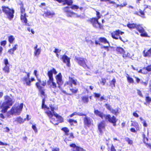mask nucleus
<instances>
[{"label": "nucleus", "instance_id": "obj_1", "mask_svg": "<svg viewBox=\"0 0 151 151\" xmlns=\"http://www.w3.org/2000/svg\"><path fill=\"white\" fill-rule=\"evenodd\" d=\"M51 111L48 110L45 111L46 113L51 119L50 122L54 125H58L59 122H62L63 121V118L56 113L54 112V110L55 109L54 107L52 106H50Z\"/></svg>", "mask_w": 151, "mask_h": 151}, {"label": "nucleus", "instance_id": "obj_2", "mask_svg": "<svg viewBox=\"0 0 151 151\" xmlns=\"http://www.w3.org/2000/svg\"><path fill=\"white\" fill-rule=\"evenodd\" d=\"M57 73L55 68H52V70L47 72V75L49 77V80L47 81V84L50 86L51 88L54 89L56 88L57 87L56 83L54 82V78L53 77V73L56 74Z\"/></svg>", "mask_w": 151, "mask_h": 151}, {"label": "nucleus", "instance_id": "obj_3", "mask_svg": "<svg viewBox=\"0 0 151 151\" xmlns=\"http://www.w3.org/2000/svg\"><path fill=\"white\" fill-rule=\"evenodd\" d=\"M5 102L3 103L1 106L2 109L1 111L5 113L10 106H12L14 102L13 98H10L8 96H4Z\"/></svg>", "mask_w": 151, "mask_h": 151}, {"label": "nucleus", "instance_id": "obj_4", "mask_svg": "<svg viewBox=\"0 0 151 151\" xmlns=\"http://www.w3.org/2000/svg\"><path fill=\"white\" fill-rule=\"evenodd\" d=\"M23 106V103L17 106H14L9 112L12 115H19L22 111Z\"/></svg>", "mask_w": 151, "mask_h": 151}, {"label": "nucleus", "instance_id": "obj_5", "mask_svg": "<svg viewBox=\"0 0 151 151\" xmlns=\"http://www.w3.org/2000/svg\"><path fill=\"white\" fill-rule=\"evenodd\" d=\"M63 10L66 13L67 16L70 17H74L80 18H83L84 17V15H78L73 12L71 11L68 7H66L64 8Z\"/></svg>", "mask_w": 151, "mask_h": 151}, {"label": "nucleus", "instance_id": "obj_6", "mask_svg": "<svg viewBox=\"0 0 151 151\" xmlns=\"http://www.w3.org/2000/svg\"><path fill=\"white\" fill-rule=\"evenodd\" d=\"M2 10L6 15L7 17L10 19L13 18L14 17L13 14L14 11L8 7L6 6H2Z\"/></svg>", "mask_w": 151, "mask_h": 151}, {"label": "nucleus", "instance_id": "obj_7", "mask_svg": "<svg viewBox=\"0 0 151 151\" xmlns=\"http://www.w3.org/2000/svg\"><path fill=\"white\" fill-rule=\"evenodd\" d=\"M96 12L97 18L91 19L90 21L94 27L96 28H100V24L98 22V20L101 18V15H100L99 12L96 11Z\"/></svg>", "mask_w": 151, "mask_h": 151}, {"label": "nucleus", "instance_id": "obj_8", "mask_svg": "<svg viewBox=\"0 0 151 151\" xmlns=\"http://www.w3.org/2000/svg\"><path fill=\"white\" fill-rule=\"evenodd\" d=\"M123 34H124L123 32H122L119 30H118L112 32L111 35L113 38L117 40L119 39L121 40L123 42H125V40L122 39V38L120 36V35H122Z\"/></svg>", "mask_w": 151, "mask_h": 151}, {"label": "nucleus", "instance_id": "obj_9", "mask_svg": "<svg viewBox=\"0 0 151 151\" xmlns=\"http://www.w3.org/2000/svg\"><path fill=\"white\" fill-rule=\"evenodd\" d=\"M104 118L106 120H107L109 122L112 123L114 126H116V122L117 120L114 116H113L111 117L110 115L108 114L105 115Z\"/></svg>", "mask_w": 151, "mask_h": 151}, {"label": "nucleus", "instance_id": "obj_10", "mask_svg": "<svg viewBox=\"0 0 151 151\" xmlns=\"http://www.w3.org/2000/svg\"><path fill=\"white\" fill-rule=\"evenodd\" d=\"M55 78L57 83L58 85V87L60 88L61 86L63 83L61 74L60 73H59L56 76Z\"/></svg>", "mask_w": 151, "mask_h": 151}, {"label": "nucleus", "instance_id": "obj_11", "mask_svg": "<svg viewBox=\"0 0 151 151\" xmlns=\"http://www.w3.org/2000/svg\"><path fill=\"white\" fill-rule=\"evenodd\" d=\"M26 73V76L22 78L21 81L24 84L26 83L27 85L30 86L31 83V81L29 78L30 73Z\"/></svg>", "mask_w": 151, "mask_h": 151}, {"label": "nucleus", "instance_id": "obj_12", "mask_svg": "<svg viewBox=\"0 0 151 151\" xmlns=\"http://www.w3.org/2000/svg\"><path fill=\"white\" fill-rule=\"evenodd\" d=\"M77 62L81 65L86 68V63L87 62V60L85 58H76Z\"/></svg>", "mask_w": 151, "mask_h": 151}, {"label": "nucleus", "instance_id": "obj_13", "mask_svg": "<svg viewBox=\"0 0 151 151\" xmlns=\"http://www.w3.org/2000/svg\"><path fill=\"white\" fill-rule=\"evenodd\" d=\"M105 124L104 121L100 122L98 125V130L101 133H102L105 129Z\"/></svg>", "mask_w": 151, "mask_h": 151}, {"label": "nucleus", "instance_id": "obj_14", "mask_svg": "<svg viewBox=\"0 0 151 151\" xmlns=\"http://www.w3.org/2000/svg\"><path fill=\"white\" fill-rule=\"evenodd\" d=\"M105 106L106 108L109 110L111 113L115 115L117 114L118 113V110L114 109L111 108V106L109 104H106L105 105Z\"/></svg>", "mask_w": 151, "mask_h": 151}, {"label": "nucleus", "instance_id": "obj_15", "mask_svg": "<svg viewBox=\"0 0 151 151\" xmlns=\"http://www.w3.org/2000/svg\"><path fill=\"white\" fill-rule=\"evenodd\" d=\"M62 60L64 63L66 64L69 67L70 66V58L67 56L65 55H63L62 57Z\"/></svg>", "mask_w": 151, "mask_h": 151}, {"label": "nucleus", "instance_id": "obj_16", "mask_svg": "<svg viewBox=\"0 0 151 151\" xmlns=\"http://www.w3.org/2000/svg\"><path fill=\"white\" fill-rule=\"evenodd\" d=\"M34 54L35 56L38 57L41 52V49L40 48H38V45H36L34 47Z\"/></svg>", "mask_w": 151, "mask_h": 151}, {"label": "nucleus", "instance_id": "obj_17", "mask_svg": "<svg viewBox=\"0 0 151 151\" xmlns=\"http://www.w3.org/2000/svg\"><path fill=\"white\" fill-rule=\"evenodd\" d=\"M26 120V119H23L20 116L14 119V123H16L17 124L23 123Z\"/></svg>", "mask_w": 151, "mask_h": 151}, {"label": "nucleus", "instance_id": "obj_18", "mask_svg": "<svg viewBox=\"0 0 151 151\" xmlns=\"http://www.w3.org/2000/svg\"><path fill=\"white\" fill-rule=\"evenodd\" d=\"M92 120L89 117H86L84 119V124L88 127H89L92 124Z\"/></svg>", "mask_w": 151, "mask_h": 151}, {"label": "nucleus", "instance_id": "obj_19", "mask_svg": "<svg viewBox=\"0 0 151 151\" xmlns=\"http://www.w3.org/2000/svg\"><path fill=\"white\" fill-rule=\"evenodd\" d=\"M55 14L53 12H51L49 11H47L46 12H45L44 14H43V16L44 17H48L49 18L52 17Z\"/></svg>", "mask_w": 151, "mask_h": 151}, {"label": "nucleus", "instance_id": "obj_20", "mask_svg": "<svg viewBox=\"0 0 151 151\" xmlns=\"http://www.w3.org/2000/svg\"><path fill=\"white\" fill-rule=\"evenodd\" d=\"M94 113L95 114L96 116L101 117L102 119L104 118L106 115L102 112L99 111L97 110H95L94 111Z\"/></svg>", "mask_w": 151, "mask_h": 151}, {"label": "nucleus", "instance_id": "obj_21", "mask_svg": "<svg viewBox=\"0 0 151 151\" xmlns=\"http://www.w3.org/2000/svg\"><path fill=\"white\" fill-rule=\"evenodd\" d=\"M70 147H73L74 148L73 151H83V149L80 147L76 146L74 144H70Z\"/></svg>", "mask_w": 151, "mask_h": 151}, {"label": "nucleus", "instance_id": "obj_22", "mask_svg": "<svg viewBox=\"0 0 151 151\" xmlns=\"http://www.w3.org/2000/svg\"><path fill=\"white\" fill-rule=\"evenodd\" d=\"M36 86L39 90V91L42 95L44 96L45 95V92L43 90V88L42 87L40 86V83H36Z\"/></svg>", "mask_w": 151, "mask_h": 151}, {"label": "nucleus", "instance_id": "obj_23", "mask_svg": "<svg viewBox=\"0 0 151 151\" xmlns=\"http://www.w3.org/2000/svg\"><path fill=\"white\" fill-rule=\"evenodd\" d=\"M21 19L22 22L24 23L26 25H27V20L26 18V14H21Z\"/></svg>", "mask_w": 151, "mask_h": 151}, {"label": "nucleus", "instance_id": "obj_24", "mask_svg": "<svg viewBox=\"0 0 151 151\" xmlns=\"http://www.w3.org/2000/svg\"><path fill=\"white\" fill-rule=\"evenodd\" d=\"M115 5L114 6L116 8H119L120 9L122 8L125 6L127 5V3L126 1H124L123 4H116L115 3V4H114Z\"/></svg>", "mask_w": 151, "mask_h": 151}, {"label": "nucleus", "instance_id": "obj_25", "mask_svg": "<svg viewBox=\"0 0 151 151\" xmlns=\"http://www.w3.org/2000/svg\"><path fill=\"white\" fill-rule=\"evenodd\" d=\"M142 135L143 138V142L144 143L146 144L147 147H149L151 149V145L147 143V142L148 140V138L145 137V135L144 133H143Z\"/></svg>", "mask_w": 151, "mask_h": 151}, {"label": "nucleus", "instance_id": "obj_26", "mask_svg": "<svg viewBox=\"0 0 151 151\" xmlns=\"http://www.w3.org/2000/svg\"><path fill=\"white\" fill-rule=\"evenodd\" d=\"M69 82L70 83H67L69 85H72V84H73L75 85H76L77 84V80L75 79L74 78H69Z\"/></svg>", "mask_w": 151, "mask_h": 151}, {"label": "nucleus", "instance_id": "obj_27", "mask_svg": "<svg viewBox=\"0 0 151 151\" xmlns=\"http://www.w3.org/2000/svg\"><path fill=\"white\" fill-rule=\"evenodd\" d=\"M137 24H134L129 23L127 24V27L130 29H136L137 27Z\"/></svg>", "mask_w": 151, "mask_h": 151}, {"label": "nucleus", "instance_id": "obj_28", "mask_svg": "<svg viewBox=\"0 0 151 151\" xmlns=\"http://www.w3.org/2000/svg\"><path fill=\"white\" fill-rule=\"evenodd\" d=\"M144 54V56L146 57H149L151 56V48H150L146 52L145 50L143 51Z\"/></svg>", "mask_w": 151, "mask_h": 151}, {"label": "nucleus", "instance_id": "obj_29", "mask_svg": "<svg viewBox=\"0 0 151 151\" xmlns=\"http://www.w3.org/2000/svg\"><path fill=\"white\" fill-rule=\"evenodd\" d=\"M82 102L84 103H87L88 101V96H85L82 97Z\"/></svg>", "mask_w": 151, "mask_h": 151}, {"label": "nucleus", "instance_id": "obj_30", "mask_svg": "<svg viewBox=\"0 0 151 151\" xmlns=\"http://www.w3.org/2000/svg\"><path fill=\"white\" fill-rule=\"evenodd\" d=\"M136 29L139 31L140 33H142L144 31V29L140 25H137Z\"/></svg>", "mask_w": 151, "mask_h": 151}, {"label": "nucleus", "instance_id": "obj_31", "mask_svg": "<svg viewBox=\"0 0 151 151\" xmlns=\"http://www.w3.org/2000/svg\"><path fill=\"white\" fill-rule=\"evenodd\" d=\"M116 51L122 55L124 54V53H125L124 50L121 47H117L116 49Z\"/></svg>", "mask_w": 151, "mask_h": 151}, {"label": "nucleus", "instance_id": "obj_32", "mask_svg": "<svg viewBox=\"0 0 151 151\" xmlns=\"http://www.w3.org/2000/svg\"><path fill=\"white\" fill-rule=\"evenodd\" d=\"M3 70L5 73H8L9 72V65H5L3 68Z\"/></svg>", "mask_w": 151, "mask_h": 151}, {"label": "nucleus", "instance_id": "obj_33", "mask_svg": "<svg viewBox=\"0 0 151 151\" xmlns=\"http://www.w3.org/2000/svg\"><path fill=\"white\" fill-rule=\"evenodd\" d=\"M116 80L114 78L110 82V85L111 88H113L115 87V83H116Z\"/></svg>", "mask_w": 151, "mask_h": 151}, {"label": "nucleus", "instance_id": "obj_34", "mask_svg": "<svg viewBox=\"0 0 151 151\" xmlns=\"http://www.w3.org/2000/svg\"><path fill=\"white\" fill-rule=\"evenodd\" d=\"M126 77L127 78V81L129 83H134V81L133 79L132 78L130 77L129 75L127 74Z\"/></svg>", "mask_w": 151, "mask_h": 151}, {"label": "nucleus", "instance_id": "obj_35", "mask_svg": "<svg viewBox=\"0 0 151 151\" xmlns=\"http://www.w3.org/2000/svg\"><path fill=\"white\" fill-rule=\"evenodd\" d=\"M61 130L65 132V135H68V133L69 132V131L68 128L66 127H63L62 128Z\"/></svg>", "mask_w": 151, "mask_h": 151}, {"label": "nucleus", "instance_id": "obj_36", "mask_svg": "<svg viewBox=\"0 0 151 151\" xmlns=\"http://www.w3.org/2000/svg\"><path fill=\"white\" fill-rule=\"evenodd\" d=\"M99 40L100 41H101V42L104 43L105 44L108 43L109 45V43L108 42L107 40L104 37H101L99 39Z\"/></svg>", "mask_w": 151, "mask_h": 151}, {"label": "nucleus", "instance_id": "obj_37", "mask_svg": "<svg viewBox=\"0 0 151 151\" xmlns=\"http://www.w3.org/2000/svg\"><path fill=\"white\" fill-rule=\"evenodd\" d=\"M139 119L142 123L143 124V126L145 127H147V124L146 123V121L144 119H143L141 117H140Z\"/></svg>", "mask_w": 151, "mask_h": 151}, {"label": "nucleus", "instance_id": "obj_38", "mask_svg": "<svg viewBox=\"0 0 151 151\" xmlns=\"http://www.w3.org/2000/svg\"><path fill=\"white\" fill-rule=\"evenodd\" d=\"M9 41L10 43H12L14 40V38L13 36H10L9 37Z\"/></svg>", "mask_w": 151, "mask_h": 151}, {"label": "nucleus", "instance_id": "obj_39", "mask_svg": "<svg viewBox=\"0 0 151 151\" xmlns=\"http://www.w3.org/2000/svg\"><path fill=\"white\" fill-rule=\"evenodd\" d=\"M45 100L44 99H43L42 101V108H46L47 109V110L46 111H48V110H49L50 111V108H47V106L45 105Z\"/></svg>", "mask_w": 151, "mask_h": 151}, {"label": "nucleus", "instance_id": "obj_40", "mask_svg": "<svg viewBox=\"0 0 151 151\" xmlns=\"http://www.w3.org/2000/svg\"><path fill=\"white\" fill-rule=\"evenodd\" d=\"M122 56L124 58L126 57H130V54L129 53H126V52H125V53H124V54H123Z\"/></svg>", "mask_w": 151, "mask_h": 151}, {"label": "nucleus", "instance_id": "obj_41", "mask_svg": "<svg viewBox=\"0 0 151 151\" xmlns=\"http://www.w3.org/2000/svg\"><path fill=\"white\" fill-rule=\"evenodd\" d=\"M20 9L21 14H25V9L24 8L23 6V5H22L21 6Z\"/></svg>", "mask_w": 151, "mask_h": 151}, {"label": "nucleus", "instance_id": "obj_42", "mask_svg": "<svg viewBox=\"0 0 151 151\" xmlns=\"http://www.w3.org/2000/svg\"><path fill=\"white\" fill-rule=\"evenodd\" d=\"M70 8L74 10H77L79 8L78 6L76 5H73L70 7Z\"/></svg>", "mask_w": 151, "mask_h": 151}, {"label": "nucleus", "instance_id": "obj_43", "mask_svg": "<svg viewBox=\"0 0 151 151\" xmlns=\"http://www.w3.org/2000/svg\"><path fill=\"white\" fill-rule=\"evenodd\" d=\"M141 34L140 35L142 37H149V36L148 35L147 33L145 32V31L144 30V31L142 33H141Z\"/></svg>", "mask_w": 151, "mask_h": 151}, {"label": "nucleus", "instance_id": "obj_44", "mask_svg": "<svg viewBox=\"0 0 151 151\" xmlns=\"http://www.w3.org/2000/svg\"><path fill=\"white\" fill-rule=\"evenodd\" d=\"M127 142H128V143L129 144H132L133 143V142L132 140H130L128 138H125Z\"/></svg>", "mask_w": 151, "mask_h": 151}, {"label": "nucleus", "instance_id": "obj_45", "mask_svg": "<svg viewBox=\"0 0 151 151\" xmlns=\"http://www.w3.org/2000/svg\"><path fill=\"white\" fill-rule=\"evenodd\" d=\"M38 81L39 82H38L39 83H40L41 85L43 86H45L46 85V82L45 81H42V82L39 79H38Z\"/></svg>", "mask_w": 151, "mask_h": 151}, {"label": "nucleus", "instance_id": "obj_46", "mask_svg": "<svg viewBox=\"0 0 151 151\" xmlns=\"http://www.w3.org/2000/svg\"><path fill=\"white\" fill-rule=\"evenodd\" d=\"M68 122L71 124H72L74 123L75 124H76L77 123V122L76 120H74L73 119H69L68 121Z\"/></svg>", "mask_w": 151, "mask_h": 151}, {"label": "nucleus", "instance_id": "obj_47", "mask_svg": "<svg viewBox=\"0 0 151 151\" xmlns=\"http://www.w3.org/2000/svg\"><path fill=\"white\" fill-rule=\"evenodd\" d=\"M18 45L17 44L13 45V48H12L13 51H15L17 48Z\"/></svg>", "mask_w": 151, "mask_h": 151}, {"label": "nucleus", "instance_id": "obj_48", "mask_svg": "<svg viewBox=\"0 0 151 151\" xmlns=\"http://www.w3.org/2000/svg\"><path fill=\"white\" fill-rule=\"evenodd\" d=\"M18 45L17 44L13 45V48H12L13 51H15L17 48Z\"/></svg>", "mask_w": 151, "mask_h": 151}, {"label": "nucleus", "instance_id": "obj_49", "mask_svg": "<svg viewBox=\"0 0 151 151\" xmlns=\"http://www.w3.org/2000/svg\"><path fill=\"white\" fill-rule=\"evenodd\" d=\"M32 128L35 133L37 132V129L35 125H33Z\"/></svg>", "mask_w": 151, "mask_h": 151}, {"label": "nucleus", "instance_id": "obj_50", "mask_svg": "<svg viewBox=\"0 0 151 151\" xmlns=\"http://www.w3.org/2000/svg\"><path fill=\"white\" fill-rule=\"evenodd\" d=\"M93 94L95 98H98L100 97L101 96V94L100 93H94Z\"/></svg>", "mask_w": 151, "mask_h": 151}, {"label": "nucleus", "instance_id": "obj_51", "mask_svg": "<svg viewBox=\"0 0 151 151\" xmlns=\"http://www.w3.org/2000/svg\"><path fill=\"white\" fill-rule=\"evenodd\" d=\"M4 63L5 65H9V64L7 59H5L4 60Z\"/></svg>", "mask_w": 151, "mask_h": 151}, {"label": "nucleus", "instance_id": "obj_52", "mask_svg": "<svg viewBox=\"0 0 151 151\" xmlns=\"http://www.w3.org/2000/svg\"><path fill=\"white\" fill-rule=\"evenodd\" d=\"M70 90L71 91V92L73 93H77L78 91L77 89H70Z\"/></svg>", "mask_w": 151, "mask_h": 151}, {"label": "nucleus", "instance_id": "obj_53", "mask_svg": "<svg viewBox=\"0 0 151 151\" xmlns=\"http://www.w3.org/2000/svg\"><path fill=\"white\" fill-rule=\"evenodd\" d=\"M6 42L5 40L1 42L0 44L1 46H4L6 45Z\"/></svg>", "mask_w": 151, "mask_h": 151}, {"label": "nucleus", "instance_id": "obj_54", "mask_svg": "<svg viewBox=\"0 0 151 151\" xmlns=\"http://www.w3.org/2000/svg\"><path fill=\"white\" fill-rule=\"evenodd\" d=\"M14 51L11 48L8 50V52L11 55H12L14 54Z\"/></svg>", "mask_w": 151, "mask_h": 151}, {"label": "nucleus", "instance_id": "obj_55", "mask_svg": "<svg viewBox=\"0 0 151 151\" xmlns=\"http://www.w3.org/2000/svg\"><path fill=\"white\" fill-rule=\"evenodd\" d=\"M61 51V50L58 49H55V50L53 52L55 53H59Z\"/></svg>", "mask_w": 151, "mask_h": 151}, {"label": "nucleus", "instance_id": "obj_56", "mask_svg": "<svg viewBox=\"0 0 151 151\" xmlns=\"http://www.w3.org/2000/svg\"><path fill=\"white\" fill-rule=\"evenodd\" d=\"M145 69L148 71H151V65H149Z\"/></svg>", "mask_w": 151, "mask_h": 151}, {"label": "nucleus", "instance_id": "obj_57", "mask_svg": "<svg viewBox=\"0 0 151 151\" xmlns=\"http://www.w3.org/2000/svg\"><path fill=\"white\" fill-rule=\"evenodd\" d=\"M106 82V80L105 79L102 78L101 81V83H102L103 85H104Z\"/></svg>", "mask_w": 151, "mask_h": 151}, {"label": "nucleus", "instance_id": "obj_58", "mask_svg": "<svg viewBox=\"0 0 151 151\" xmlns=\"http://www.w3.org/2000/svg\"><path fill=\"white\" fill-rule=\"evenodd\" d=\"M137 93L138 95L139 96H140L142 97H143V95L142 94V93L141 91H140L137 90Z\"/></svg>", "mask_w": 151, "mask_h": 151}, {"label": "nucleus", "instance_id": "obj_59", "mask_svg": "<svg viewBox=\"0 0 151 151\" xmlns=\"http://www.w3.org/2000/svg\"><path fill=\"white\" fill-rule=\"evenodd\" d=\"M111 151H116V150L114 146L112 145L111 146Z\"/></svg>", "mask_w": 151, "mask_h": 151}, {"label": "nucleus", "instance_id": "obj_60", "mask_svg": "<svg viewBox=\"0 0 151 151\" xmlns=\"http://www.w3.org/2000/svg\"><path fill=\"white\" fill-rule=\"evenodd\" d=\"M134 78L135 79L137 83H139L140 82V80L139 78L136 77H134Z\"/></svg>", "mask_w": 151, "mask_h": 151}, {"label": "nucleus", "instance_id": "obj_61", "mask_svg": "<svg viewBox=\"0 0 151 151\" xmlns=\"http://www.w3.org/2000/svg\"><path fill=\"white\" fill-rule=\"evenodd\" d=\"M146 101L147 102H150L151 101V99L149 97H146Z\"/></svg>", "mask_w": 151, "mask_h": 151}, {"label": "nucleus", "instance_id": "obj_62", "mask_svg": "<svg viewBox=\"0 0 151 151\" xmlns=\"http://www.w3.org/2000/svg\"><path fill=\"white\" fill-rule=\"evenodd\" d=\"M77 113L75 112L73 113L72 114H71L69 116L70 117H72L74 115H77Z\"/></svg>", "mask_w": 151, "mask_h": 151}, {"label": "nucleus", "instance_id": "obj_63", "mask_svg": "<svg viewBox=\"0 0 151 151\" xmlns=\"http://www.w3.org/2000/svg\"><path fill=\"white\" fill-rule=\"evenodd\" d=\"M34 74L35 76L37 78L38 76L37 71V70H35L34 71Z\"/></svg>", "mask_w": 151, "mask_h": 151}, {"label": "nucleus", "instance_id": "obj_64", "mask_svg": "<svg viewBox=\"0 0 151 151\" xmlns=\"http://www.w3.org/2000/svg\"><path fill=\"white\" fill-rule=\"evenodd\" d=\"M103 100H106V99L104 96H102L99 99V100L100 101H102Z\"/></svg>", "mask_w": 151, "mask_h": 151}]
</instances>
